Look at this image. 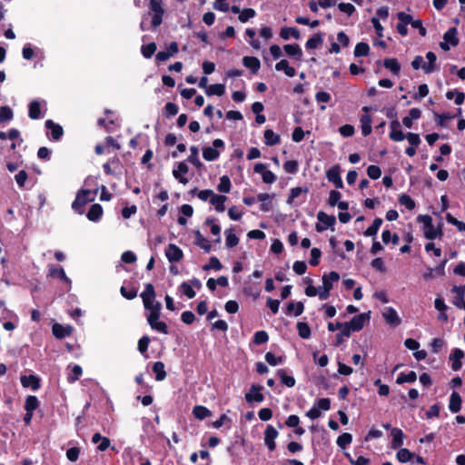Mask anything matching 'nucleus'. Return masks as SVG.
Segmentation results:
<instances>
[{
  "mask_svg": "<svg viewBox=\"0 0 465 465\" xmlns=\"http://www.w3.org/2000/svg\"><path fill=\"white\" fill-rule=\"evenodd\" d=\"M331 409V400L329 398H322L315 401L312 408L307 412L306 416L311 420L318 419L322 412L321 411H329Z\"/></svg>",
  "mask_w": 465,
  "mask_h": 465,
  "instance_id": "5",
  "label": "nucleus"
},
{
  "mask_svg": "<svg viewBox=\"0 0 465 465\" xmlns=\"http://www.w3.org/2000/svg\"><path fill=\"white\" fill-rule=\"evenodd\" d=\"M278 435V430L272 425H267L264 431V444L271 451H273L276 449L275 439Z\"/></svg>",
  "mask_w": 465,
  "mask_h": 465,
  "instance_id": "11",
  "label": "nucleus"
},
{
  "mask_svg": "<svg viewBox=\"0 0 465 465\" xmlns=\"http://www.w3.org/2000/svg\"><path fill=\"white\" fill-rule=\"evenodd\" d=\"M451 292L455 293L452 303L459 309L465 310V284L453 286Z\"/></svg>",
  "mask_w": 465,
  "mask_h": 465,
  "instance_id": "15",
  "label": "nucleus"
},
{
  "mask_svg": "<svg viewBox=\"0 0 465 465\" xmlns=\"http://www.w3.org/2000/svg\"><path fill=\"white\" fill-rule=\"evenodd\" d=\"M277 71H283L284 74L289 77H293L296 74L295 68L289 65V62L286 59H282L275 64Z\"/></svg>",
  "mask_w": 465,
  "mask_h": 465,
  "instance_id": "38",
  "label": "nucleus"
},
{
  "mask_svg": "<svg viewBox=\"0 0 465 465\" xmlns=\"http://www.w3.org/2000/svg\"><path fill=\"white\" fill-rule=\"evenodd\" d=\"M296 327L298 334L302 339H309L311 337L312 331L307 322H299Z\"/></svg>",
  "mask_w": 465,
  "mask_h": 465,
  "instance_id": "53",
  "label": "nucleus"
},
{
  "mask_svg": "<svg viewBox=\"0 0 465 465\" xmlns=\"http://www.w3.org/2000/svg\"><path fill=\"white\" fill-rule=\"evenodd\" d=\"M193 414L196 419L203 420L212 416V411L209 409H207L205 406L196 405L193 409Z\"/></svg>",
  "mask_w": 465,
  "mask_h": 465,
  "instance_id": "42",
  "label": "nucleus"
},
{
  "mask_svg": "<svg viewBox=\"0 0 465 465\" xmlns=\"http://www.w3.org/2000/svg\"><path fill=\"white\" fill-rule=\"evenodd\" d=\"M272 196L266 193H261L257 195V200L261 202L260 210L269 212L272 209Z\"/></svg>",
  "mask_w": 465,
  "mask_h": 465,
  "instance_id": "32",
  "label": "nucleus"
},
{
  "mask_svg": "<svg viewBox=\"0 0 465 465\" xmlns=\"http://www.w3.org/2000/svg\"><path fill=\"white\" fill-rule=\"evenodd\" d=\"M391 435L392 437L391 448L394 450L401 448L403 444V439L405 438L403 431L399 428H392Z\"/></svg>",
  "mask_w": 465,
  "mask_h": 465,
  "instance_id": "25",
  "label": "nucleus"
},
{
  "mask_svg": "<svg viewBox=\"0 0 465 465\" xmlns=\"http://www.w3.org/2000/svg\"><path fill=\"white\" fill-rule=\"evenodd\" d=\"M293 37L294 39L298 40L301 38V34L298 28L296 27H287L284 26L281 28L280 31V37L283 40H288L290 37Z\"/></svg>",
  "mask_w": 465,
  "mask_h": 465,
  "instance_id": "33",
  "label": "nucleus"
},
{
  "mask_svg": "<svg viewBox=\"0 0 465 465\" xmlns=\"http://www.w3.org/2000/svg\"><path fill=\"white\" fill-rule=\"evenodd\" d=\"M417 380V374L414 371H411L408 373L401 372L396 380V382L398 384H402L405 382L412 383L416 381Z\"/></svg>",
  "mask_w": 465,
  "mask_h": 465,
  "instance_id": "46",
  "label": "nucleus"
},
{
  "mask_svg": "<svg viewBox=\"0 0 465 465\" xmlns=\"http://www.w3.org/2000/svg\"><path fill=\"white\" fill-rule=\"evenodd\" d=\"M195 244L200 248L203 249L206 253H209L212 250L210 242L201 233L200 231L194 232Z\"/></svg>",
  "mask_w": 465,
  "mask_h": 465,
  "instance_id": "34",
  "label": "nucleus"
},
{
  "mask_svg": "<svg viewBox=\"0 0 465 465\" xmlns=\"http://www.w3.org/2000/svg\"><path fill=\"white\" fill-rule=\"evenodd\" d=\"M462 400L457 391H453L450 397L449 409L452 413H458L461 409Z\"/></svg>",
  "mask_w": 465,
  "mask_h": 465,
  "instance_id": "29",
  "label": "nucleus"
},
{
  "mask_svg": "<svg viewBox=\"0 0 465 465\" xmlns=\"http://www.w3.org/2000/svg\"><path fill=\"white\" fill-rule=\"evenodd\" d=\"M383 243L388 244L391 242L393 245H397L400 242V237L397 233H391L390 230H384L381 234Z\"/></svg>",
  "mask_w": 465,
  "mask_h": 465,
  "instance_id": "51",
  "label": "nucleus"
},
{
  "mask_svg": "<svg viewBox=\"0 0 465 465\" xmlns=\"http://www.w3.org/2000/svg\"><path fill=\"white\" fill-rule=\"evenodd\" d=\"M396 457H397V460L401 462V463H406L410 460H412V458L414 457V454L412 452H411L408 449L406 448H401L397 454H396Z\"/></svg>",
  "mask_w": 465,
  "mask_h": 465,
  "instance_id": "54",
  "label": "nucleus"
},
{
  "mask_svg": "<svg viewBox=\"0 0 465 465\" xmlns=\"http://www.w3.org/2000/svg\"><path fill=\"white\" fill-rule=\"evenodd\" d=\"M399 203L405 206L406 209L410 211H412L416 206L414 200L410 195L405 193H402L399 196Z\"/></svg>",
  "mask_w": 465,
  "mask_h": 465,
  "instance_id": "57",
  "label": "nucleus"
},
{
  "mask_svg": "<svg viewBox=\"0 0 465 465\" xmlns=\"http://www.w3.org/2000/svg\"><path fill=\"white\" fill-rule=\"evenodd\" d=\"M72 331H73V328L72 326L70 325H67V326H64L60 323H54L53 326H52V332H53V335L56 338V339H64L65 337H68L71 335L72 333Z\"/></svg>",
  "mask_w": 465,
  "mask_h": 465,
  "instance_id": "18",
  "label": "nucleus"
},
{
  "mask_svg": "<svg viewBox=\"0 0 465 465\" xmlns=\"http://www.w3.org/2000/svg\"><path fill=\"white\" fill-rule=\"evenodd\" d=\"M361 127L363 136H367L371 133V117L369 114L361 115Z\"/></svg>",
  "mask_w": 465,
  "mask_h": 465,
  "instance_id": "48",
  "label": "nucleus"
},
{
  "mask_svg": "<svg viewBox=\"0 0 465 465\" xmlns=\"http://www.w3.org/2000/svg\"><path fill=\"white\" fill-rule=\"evenodd\" d=\"M222 268H223V265H222L221 262L215 256L211 257L209 259V262L207 264L203 265V269L204 271H209V270L220 271Z\"/></svg>",
  "mask_w": 465,
  "mask_h": 465,
  "instance_id": "63",
  "label": "nucleus"
},
{
  "mask_svg": "<svg viewBox=\"0 0 465 465\" xmlns=\"http://www.w3.org/2000/svg\"><path fill=\"white\" fill-rule=\"evenodd\" d=\"M232 183L231 180L227 175H223L220 178V183L217 186V190L223 193H228L231 191Z\"/></svg>",
  "mask_w": 465,
  "mask_h": 465,
  "instance_id": "56",
  "label": "nucleus"
},
{
  "mask_svg": "<svg viewBox=\"0 0 465 465\" xmlns=\"http://www.w3.org/2000/svg\"><path fill=\"white\" fill-rule=\"evenodd\" d=\"M225 244L228 248H233L239 243V238L233 232V229H228L225 231Z\"/></svg>",
  "mask_w": 465,
  "mask_h": 465,
  "instance_id": "50",
  "label": "nucleus"
},
{
  "mask_svg": "<svg viewBox=\"0 0 465 465\" xmlns=\"http://www.w3.org/2000/svg\"><path fill=\"white\" fill-rule=\"evenodd\" d=\"M382 317L392 327H397L401 323V319L398 315L397 311L392 307H387L382 312Z\"/></svg>",
  "mask_w": 465,
  "mask_h": 465,
  "instance_id": "17",
  "label": "nucleus"
},
{
  "mask_svg": "<svg viewBox=\"0 0 465 465\" xmlns=\"http://www.w3.org/2000/svg\"><path fill=\"white\" fill-rule=\"evenodd\" d=\"M188 171V165L184 162H181L178 163L177 169L173 170V175L181 183L186 184L188 183V179L183 175L186 174Z\"/></svg>",
  "mask_w": 465,
  "mask_h": 465,
  "instance_id": "23",
  "label": "nucleus"
},
{
  "mask_svg": "<svg viewBox=\"0 0 465 465\" xmlns=\"http://www.w3.org/2000/svg\"><path fill=\"white\" fill-rule=\"evenodd\" d=\"M213 147H204L203 149V157L208 162L215 161L220 156L218 149H224V142L222 139H215L213 141Z\"/></svg>",
  "mask_w": 465,
  "mask_h": 465,
  "instance_id": "6",
  "label": "nucleus"
},
{
  "mask_svg": "<svg viewBox=\"0 0 465 465\" xmlns=\"http://www.w3.org/2000/svg\"><path fill=\"white\" fill-rule=\"evenodd\" d=\"M417 221L423 223L424 227V236L428 240H434L436 239V233L433 223H432V218L429 214H420L417 217Z\"/></svg>",
  "mask_w": 465,
  "mask_h": 465,
  "instance_id": "8",
  "label": "nucleus"
},
{
  "mask_svg": "<svg viewBox=\"0 0 465 465\" xmlns=\"http://www.w3.org/2000/svg\"><path fill=\"white\" fill-rule=\"evenodd\" d=\"M96 193L97 190H94V192L89 189L80 190L72 203L73 210L79 214H83L84 213L85 205L94 200V195Z\"/></svg>",
  "mask_w": 465,
  "mask_h": 465,
  "instance_id": "2",
  "label": "nucleus"
},
{
  "mask_svg": "<svg viewBox=\"0 0 465 465\" xmlns=\"http://www.w3.org/2000/svg\"><path fill=\"white\" fill-rule=\"evenodd\" d=\"M20 381L23 387L31 388L33 391H37L41 386L40 379L33 374L23 375L21 376Z\"/></svg>",
  "mask_w": 465,
  "mask_h": 465,
  "instance_id": "19",
  "label": "nucleus"
},
{
  "mask_svg": "<svg viewBox=\"0 0 465 465\" xmlns=\"http://www.w3.org/2000/svg\"><path fill=\"white\" fill-rule=\"evenodd\" d=\"M156 49H157L156 44L154 42H151L147 45H143L141 46V53L144 58L149 59L153 55Z\"/></svg>",
  "mask_w": 465,
  "mask_h": 465,
  "instance_id": "52",
  "label": "nucleus"
},
{
  "mask_svg": "<svg viewBox=\"0 0 465 465\" xmlns=\"http://www.w3.org/2000/svg\"><path fill=\"white\" fill-rule=\"evenodd\" d=\"M304 311V305L302 302H290L286 306L285 313L288 315H293L295 317L300 316Z\"/></svg>",
  "mask_w": 465,
  "mask_h": 465,
  "instance_id": "28",
  "label": "nucleus"
},
{
  "mask_svg": "<svg viewBox=\"0 0 465 465\" xmlns=\"http://www.w3.org/2000/svg\"><path fill=\"white\" fill-rule=\"evenodd\" d=\"M340 280V274L337 272H331L322 275V287L321 289L331 290L333 282H337Z\"/></svg>",
  "mask_w": 465,
  "mask_h": 465,
  "instance_id": "24",
  "label": "nucleus"
},
{
  "mask_svg": "<svg viewBox=\"0 0 465 465\" xmlns=\"http://www.w3.org/2000/svg\"><path fill=\"white\" fill-rule=\"evenodd\" d=\"M426 58L428 63H426V64L423 66V71L425 74H431L440 70V66L436 64L437 56L433 52H428L426 54Z\"/></svg>",
  "mask_w": 465,
  "mask_h": 465,
  "instance_id": "21",
  "label": "nucleus"
},
{
  "mask_svg": "<svg viewBox=\"0 0 465 465\" xmlns=\"http://www.w3.org/2000/svg\"><path fill=\"white\" fill-rule=\"evenodd\" d=\"M242 64L245 67L249 68L252 74H257L261 67L260 60L254 56H244Z\"/></svg>",
  "mask_w": 465,
  "mask_h": 465,
  "instance_id": "31",
  "label": "nucleus"
},
{
  "mask_svg": "<svg viewBox=\"0 0 465 465\" xmlns=\"http://www.w3.org/2000/svg\"><path fill=\"white\" fill-rule=\"evenodd\" d=\"M351 441L352 435L348 432H343L337 438L336 443L341 449H345L348 445L351 443Z\"/></svg>",
  "mask_w": 465,
  "mask_h": 465,
  "instance_id": "58",
  "label": "nucleus"
},
{
  "mask_svg": "<svg viewBox=\"0 0 465 465\" xmlns=\"http://www.w3.org/2000/svg\"><path fill=\"white\" fill-rule=\"evenodd\" d=\"M256 15V12L252 8H244L241 11L238 19L242 23H246L249 19L254 17Z\"/></svg>",
  "mask_w": 465,
  "mask_h": 465,
  "instance_id": "64",
  "label": "nucleus"
},
{
  "mask_svg": "<svg viewBox=\"0 0 465 465\" xmlns=\"http://www.w3.org/2000/svg\"><path fill=\"white\" fill-rule=\"evenodd\" d=\"M269 341V335L265 331H258L252 337V342L256 345H261Z\"/></svg>",
  "mask_w": 465,
  "mask_h": 465,
  "instance_id": "61",
  "label": "nucleus"
},
{
  "mask_svg": "<svg viewBox=\"0 0 465 465\" xmlns=\"http://www.w3.org/2000/svg\"><path fill=\"white\" fill-rule=\"evenodd\" d=\"M283 50L287 55L293 57L294 59L301 61L302 58V51L298 44L285 45Z\"/></svg>",
  "mask_w": 465,
  "mask_h": 465,
  "instance_id": "26",
  "label": "nucleus"
},
{
  "mask_svg": "<svg viewBox=\"0 0 465 465\" xmlns=\"http://www.w3.org/2000/svg\"><path fill=\"white\" fill-rule=\"evenodd\" d=\"M227 200L225 195L213 194L210 199V203L215 207V210L219 213H223L225 210L224 203Z\"/></svg>",
  "mask_w": 465,
  "mask_h": 465,
  "instance_id": "40",
  "label": "nucleus"
},
{
  "mask_svg": "<svg viewBox=\"0 0 465 465\" xmlns=\"http://www.w3.org/2000/svg\"><path fill=\"white\" fill-rule=\"evenodd\" d=\"M370 52V46L367 43L360 42L354 48V55L356 57L366 56Z\"/></svg>",
  "mask_w": 465,
  "mask_h": 465,
  "instance_id": "59",
  "label": "nucleus"
},
{
  "mask_svg": "<svg viewBox=\"0 0 465 465\" xmlns=\"http://www.w3.org/2000/svg\"><path fill=\"white\" fill-rule=\"evenodd\" d=\"M326 178L329 182L332 183L337 189H342L344 187L341 177V166L339 164H335L327 170Z\"/></svg>",
  "mask_w": 465,
  "mask_h": 465,
  "instance_id": "9",
  "label": "nucleus"
},
{
  "mask_svg": "<svg viewBox=\"0 0 465 465\" xmlns=\"http://www.w3.org/2000/svg\"><path fill=\"white\" fill-rule=\"evenodd\" d=\"M152 371L155 374V380L157 381H162L166 378L167 373L163 361H155L153 364Z\"/></svg>",
  "mask_w": 465,
  "mask_h": 465,
  "instance_id": "37",
  "label": "nucleus"
},
{
  "mask_svg": "<svg viewBox=\"0 0 465 465\" xmlns=\"http://www.w3.org/2000/svg\"><path fill=\"white\" fill-rule=\"evenodd\" d=\"M464 351L459 348H456L452 351V352L450 355V360L451 361V369L453 371H456L461 368V360L464 358Z\"/></svg>",
  "mask_w": 465,
  "mask_h": 465,
  "instance_id": "20",
  "label": "nucleus"
},
{
  "mask_svg": "<svg viewBox=\"0 0 465 465\" xmlns=\"http://www.w3.org/2000/svg\"><path fill=\"white\" fill-rule=\"evenodd\" d=\"M28 116L32 120H36L41 117V104L39 101L33 100L28 105Z\"/></svg>",
  "mask_w": 465,
  "mask_h": 465,
  "instance_id": "39",
  "label": "nucleus"
},
{
  "mask_svg": "<svg viewBox=\"0 0 465 465\" xmlns=\"http://www.w3.org/2000/svg\"><path fill=\"white\" fill-rule=\"evenodd\" d=\"M205 93L209 96L210 95L222 96L225 93V85L223 84H211L206 88Z\"/></svg>",
  "mask_w": 465,
  "mask_h": 465,
  "instance_id": "45",
  "label": "nucleus"
},
{
  "mask_svg": "<svg viewBox=\"0 0 465 465\" xmlns=\"http://www.w3.org/2000/svg\"><path fill=\"white\" fill-rule=\"evenodd\" d=\"M383 221L381 218H375L372 222V224L369 226L366 231L364 232V235L367 237L375 236L382 224Z\"/></svg>",
  "mask_w": 465,
  "mask_h": 465,
  "instance_id": "49",
  "label": "nucleus"
},
{
  "mask_svg": "<svg viewBox=\"0 0 465 465\" xmlns=\"http://www.w3.org/2000/svg\"><path fill=\"white\" fill-rule=\"evenodd\" d=\"M14 114L9 106H0V123H6L13 119Z\"/></svg>",
  "mask_w": 465,
  "mask_h": 465,
  "instance_id": "60",
  "label": "nucleus"
},
{
  "mask_svg": "<svg viewBox=\"0 0 465 465\" xmlns=\"http://www.w3.org/2000/svg\"><path fill=\"white\" fill-rule=\"evenodd\" d=\"M264 358H265L266 362L268 364H270L271 366H276V365L282 364L283 362V361H284V357L283 356L276 357L271 351L266 352Z\"/></svg>",
  "mask_w": 465,
  "mask_h": 465,
  "instance_id": "62",
  "label": "nucleus"
},
{
  "mask_svg": "<svg viewBox=\"0 0 465 465\" xmlns=\"http://www.w3.org/2000/svg\"><path fill=\"white\" fill-rule=\"evenodd\" d=\"M149 15L153 14V20L151 21V27L155 29L163 23V16L164 9L163 7V0H149L148 5Z\"/></svg>",
  "mask_w": 465,
  "mask_h": 465,
  "instance_id": "3",
  "label": "nucleus"
},
{
  "mask_svg": "<svg viewBox=\"0 0 465 465\" xmlns=\"http://www.w3.org/2000/svg\"><path fill=\"white\" fill-rule=\"evenodd\" d=\"M264 143L268 146H273L280 143L281 136L275 134L272 129H266L263 134Z\"/></svg>",
  "mask_w": 465,
  "mask_h": 465,
  "instance_id": "35",
  "label": "nucleus"
},
{
  "mask_svg": "<svg viewBox=\"0 0 465 465\" xmlns=\"http://www.w3.org/2000/svg\"><path fill=\"white\" fill-rule=\"evenodd\" d=\"M458 30L456 27L450 28L443 35V39L450 43L452 46H457L459 45V38L457 36Z\"/></svg>",
  "mask_w": 465,
  "mask_h": 465,
  "instance_id": "44",
  "label": "nucleus"
},
{
  "mask_svg": "<svg viewBox=\"0 0 465 465\" xmlns=\"http://www.w3.org/2000/svg\"><path fill=\"white\" fill-rule=\"evenodd\" d=\"M277 376L283 385L289 388H292L295 385L296 381L294 377L289 375L286 369H279L277 371Z\"/></svg>",
  "mask_w": 465,
  "mask_h": 465,
  "instance_id": "30",
  "label": "nucleus"
},
{
  "mask_svg": "<svg viewBox=\"0 0 465 465\" xmlns=\"http://www.w3.org/2000/svg\"><path fill=\"white\" fill-rule=\"evenodd\" d=\"M47 277L58 278L64 283H66L69 287H71V280L67 277L64 268L62 266H54L53 264L48 265V273Z\"/></svg>",
  "mask_w": 465,
  "mask_h": 465,
  "instance_id": "12",
  "label": "nucleus"
},
{
  "mask_svg": "<svg viewBox=\"0 0 465 465\" xmlns=\"http://www.w3.org/2000/svg\"><path fill=\"white\" fill-rule=\"evenodd\" d=\"M83 373V369L80 365H74L67 375V381L70 383L75 382L79 380L80 376Z\"/></svg>",
  "mask_w": 465,
  "mask_h": 465,
  "instance_id": "55",
  "label": "nucleus"
},
{
  "mask_svg": "<svg viewBox=\"0 0 465 465\" xmlns=\"http://www.w3.org/2000/svg\"><path fill=\"white\" fill-rule=\"evenodd\" d=\"M104 210L101 204L94 203L91 205L86 217L91 222H98L102 218Z\"/></svg>",
  "mask_w": 465,
  "mask_h": 465,
  "instance_id": "27",
  "label": "nucleus"
},
{
  "mask_svg": "<svg viewBox=\"0 0 465 465\" xmlns=\"http://www.w3.org/2000/svg\"><path fill=\"white\" fill-rule=\"evenodd\" d=\"M397 17L399 19V23L396 25L397 32L402 35L406 36L408 35L407 25L411 22V15L406 14L405 12H399L397 14Z\"/></svg>",
  "mask_w": 465,
  "mask_h": 465,
  "instance_id": "13",
  "label": "nucleus"
},
{
  "mask_svg": "<svg viewBox=\"0 0 465 465\" xmlns=\"http://www.w3.org/2000/svg\"><path fill=\"white\" fill-rule=\"evenodd\" d=\"M317 219L320 222L316 223L315 229L318 232L325 231L327 228L332 227L336 223L334 215H329L323 211H320L317 214Z\"/></svg>",
  "mask_w": 465,
  "mask_h": 465,
  "instance_id": "7",
  "label": "nucleus"
},
{
  "mask_svg": "<svg viewBox=\"0 0 465 465\" xmlns=\"http://www.w3.org/2000/svg\"><path fill=\"white\" fill-rule=\"evenodd\" d=\"M323 43V36L322 33L314 34L311 38H309L305 44V47L308 50L316 49Z\"/></svg>",
  "mask_w": 465,
  "mask_h": 465,
  "instance_id": "43",
  "label": "nucleus"
},
{
  "mask_svg": "<svg viewBox=\"0 0 465 465\" xmlns=\"http://www.w3.org/2000/svg\"><path fill=\"white\" fill-rule=\"evenodd\" d=\"M263 389L262 386L252 384L250 388V391L247 392L244 396L245 401L249 403L256 401V402H262L264 400L263 394L261 392V391Z\"/></svg>",
  "mask_w": 465,
  "mask_h": 465,
  "instance_id": "14",
  "label": "nucleus"
},
{
  "mask_svg": "<svg viewBox=\"0 0 465 465\" xmlns=\"http://www.w3.org/2000/svg\"><path fill=\"white\" fill-rule=\"evenodd\" d=\"M165 255L170 262H178L183 259V252L180 247L170 243L165 250Z\"/></svg>",
  "mask_w": 465,
  "mask_h": 465,
  "instance_id": "16",
  "label": "nucleus"
},
{
  "mask_svg": "<svg viewBox=\"0 0 465 465\" xmlns=\"http://www.w3.org/2000/svg\"><path fill=\"white\" fill-rule=\"evenodd\" d=\"M391 131L390 133L391 140H392L394 142H401L405 139L406 135L401 130V125H400V123L398 120L391 121Z\"/></svg>",
  "mask_w": 465,
  "mask_h": 465,
  "instance_id": "22",
  "label": "nucleus"
},
{
  "mask_svg": "<svg viewBox=\"0 0 465 465\" xmlns=\"http://www.w3.org/2000/svg\"><path fill=\"white\" fill-rule=\"evenodd\" d=\"M39 405H40V401L36 396L28 395L25 398V402L24 408H25V411H35L36 409H38Z\"/></svg>",
  "mask_w": 465,
  "mask_h": 465,
  "instance_id": "47",
  "label": "nucleus"
},
{
  "mask_svg": "<svg viewBox=\"0 0 465 465\" xmlns=\"http://www.w3.org/2000/svg\"><path fill=\"white\" fill-rule=\"evenodd\" d=\"M371 312L360 313L358 315L353 316L350 322H344V324L349 328L351 332L352 331H360L363 329L366 322L370 321Z\"/></svg>",
  "mask_w": 465,
  "mask_h": 465,
  "instance_id": "4",
  "label": "nucleus"
},
{
  "mask_svg": "<svg viewBox=\"0 0 465 465\" xmlns=\"http://www.w3.org/2000/svg\"><path fill=\"white\" fill-rule=\"evenodd\" d=\"M383 65L386 69L390 70L393 75H399L401 73V64L396 58L384 59Z\"/></svg>",
  "mask_w": 465,
  "mask_h": 465,
  "instance_id": "36",
  "label": "nucleus"
},
{
  "mask_svg": "<svg viewBox=\"0 0 465 465\" xmlns=\"http://www.w3.org/2000/svg\"><path fill=\"white\" fill-rule=\"evenodd\" d=\"M141 298L143 302L145 310L150 311L147 315V322L150 327L163 334H168V326L164 322L159 321L161 316L162 304L159 302H155V290L152 283L144 284V291L141 293Z\"/></svg>",
  "mask_w": 465,
  "mask_h": 465,
  "instance_id": "1",
  "label": "nucleus"
},
{
  "mask_svg": "<svg viewBox=\"0 0 465 465\" xmlns=\"http://www.w3.org/2000/svg\"><path fill=\"white\" fill-rule=\"evenodd\" d=\"M191 154L189 155L187 161L191 163L196 169H201L203 167V163L199 159V149L195 145H192L190 147Z\"/></svg>",
  "mask_w": 465,
  "mask_h": 465,
  "instance_id": "41",
  "label": "nucleus"
},
{
  "mask_svg": "<svg viewBox=\"0 0 465 465\" xmlns=\"http://www.w3.org/2000/svg\"><path fill=\"white\" fill-rule=\"evenodd\" d=\"M47 130L50 131V133H47V136H49L53 141H59L63 135H64V129L63 127L55 124L53 120H46L45 124Z\"/></svg>",
  "mask_w": 465,
  "mask_h": 465,
  "instance_id": "10",
  "label": "nucleus"
}]
</instances>
